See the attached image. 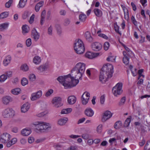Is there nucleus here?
<instances>
[{
	"mask_svg": "<svg viewBox=\"0 0 150 150\" xmlns=\"http://www.w3.org/2000/svg\"><path fill=\"white\" fill-rule=\"evenodd\" d=\"M144 149L145 150H150V140L147 142L144 147Z\"/></svg>",
	"mask_w": 150,
	"mask_h": 150,
	"instance_id": "43",
	"label": "nucleus"
},
{
	"mask_svg": "<svg viewBox=\"0 0 150 150\" xmlns=\"http://www.w3.org/2000/svg\"><path fill=\"white\" fill-rule=\"evenodd\" d=\"M30 107V105L28 103L24 104L21 107V112L24 113L26 112L29 108Z\"/></svg>",
	"mask_w": 150,
	"mask_h": 150,
	"instance_id": "21",
	"label": "nucleus"
},
{
	"mask_svg": "<svg viewBox=\"0 0 150 150\" xmlns=\"http://www.w3.org/2000/svg\"><path fill=\"white\" fill-rule=\"evenodd\" d=\"M82 138L84 139H88L90 138V135L88 133H84L81 136Z\"/></svg>",
	"mask_w": 150,
	"mask_h": 150,
	"instance_id": "41",
	"label": "nucleus"
},
{
	"mask_svg": "<svg viewBox=\"0 0 150 150\" xmlns=\"http://www.w3.org/2000/svg\"><path fill=\"white\" fill-rule=\"evenodd\" d=\"M98 36L106 40H107L108 39V37L105 35L103 33L99 34Z\"/></svg>",
	"mask_w": 150,
	"mask_h": 150,
	"instance_id": "57",
	"label": "nucleus"
},
{
	"mask_svg": "<svg viewBox=\"0 0 150 150\" xmlns=\"http://www.w3.org/2000/svg\"><path fill=\"white\" fill-rule=\"evenodd\" d=\"M33 61L35 64H38L41 62L40 58L38 56H35L33 59Z\"/></svg>",
	"mask_w": 150,
	"mask_h": 150,
	"instance_id": "31",
	"label": "nucleus"
},
{
	"mask_svg": "<svg viewBox=\"0 0 150 150\" xmlns=\"http://www.w3.org/2000/svg\"><path fill=\"white\" fill-rule=\"evenodd\" d=\"M36 125V129L41 132H47L50 130L51 125L44 122H38Z\"/></svg>",
	"mask_w": 150,
	"mask_h": 150,
	"instance_id": "3",
	"label": "nucleus"
},
{
	"mask_svg": "<svg viewBox=\"0 0 150 150\" xmlns=\"http://www.w3.org/2000/svg\"><path fill=\"white\" fill-rule=\"evenodd\" d=\"M53 28L52 26L51 25L48 28L47 33L50 35H52V34Z\"/></svg>",
	"mask_w": 150,
	"mask_h": 150,
	"instance_id": "40",
	"label": "nucleus"
},
{
	"mask_svg": "<svg viewBox=\"0 0 150 150\" xmlns=\"http://www.w3.org/2000/svg\"><path fill=\"white\" fill-rule=\"evenodd\" d=\"M124 12L125 14V19L127 20L128 19L129 16L128 11L127 10V11H126V15H125V11H124Z\"/></svg>",
	"mask_w": 150,
	"mask_h": 150,
	"instance_id": "61",
	"label": "nucleus"
},
{
	"mask_svg": "<svg viewBox=\"0 0 150 150\" xmlns=\"http://www.w3.org/2000/svg\"><path fill=\"white\" fill-rule=\"evenodd\" d=\"M122 83H118L113 88L112 91L113 94L115 96H117L120 95L122 92Z\"/></svg>",
	"mask_w": 150,
	"mask_h": 150,
	"instance_id": "5",
	"label": "nucleus"
},
{
	"mask_svg": "<svg viewBox=\"0 0 150 150\" xmlns=\"http://www.w3.org/2000/svg\"><path fill=\"white\" fill-rule=\"evenodd\" d=\"M9 14L8 12H4L0 14V18H4L8 17Z\"/></svg>",
	"mask_w": 150,
	"mask_h": 150,
	"instance_id": "37",
	"label": "nucleus"
},
{
	"mask_svg": "<svg viewBox=\"0 0 150 150\" xmlns=\"http://www.w3.org/2000/svg\"><path fill=\"white\" fill-rule=\"evenodd\" d=\"M110 46V43L108 42H105L104 44V48L105 50H108Z\"/></svg>",
	"mask_w": 150,
	"mask_h": 150,
	"instance_id": "46",
	"label": "nucleus"
},
{
	"mask_svg": "<svg viewBox=\"0 0 150 150\" xmlns=\"http://www.w3.org/2000/svg\"><path fill=\"white\" fill-rule=\"evenodd\" d=\"M56 28L57 29V33L59 34H60L62 32L61 27L59 25H57L56 26Z\"/></svg>",
	"mask_w": 150,
	"mask_h": 150,
	"instance_id": "56",
	"label": "nucleus"
},
{
	"mask_svg": "<svg viewBox=\"0 0 150 150\" xmlns=\"http://www.w3.org/2000/svg\"><path fill=\"white\" fill-rule=\"evenodd\" d=\"M112 114L109 111H105L103 114V116L102 118V121L104 122L107 120L109 119L112 116Z\"/></svg>",
	"mask_w": 150,
	"mask_h": 150,
	"instance_id": "14",
	"label": "nucleus"
},
{
	"mask_svg": "<svg viewBox=\"0 0 150 150\" xmlns=\"http://www.w3.org/2000/svg\"><path fill=\"white\" fill-rule=\"evenodd\" d=\"M21 90L19 88H16L12 89L11 91V92L14 95H17L21 93Z\"/></svg>",
	"mask_w": 150,
	"mask_h": 150,
	"instance_id": "27",
	"label": "nucleus"
},
{
	"mask_svg": "<svg viewBox=\"0 0 150 150\" xmlns=\"http://www.w3.org/2000/svg\"><path fill=\"white\" fill-rule=\"evenodd\" d=\"M91 48L93 50L95 51L100 50L102 48V45L99 42H95L92 43L91 45Z\"/></svg>",
	"mask_w": 150,
	"mask_h": 150,
	"instance_id": "13",
	"label": "nucleus"
},
{
	"mask_svg": "<svg viewBox=\"0 0 150 150\" xmlns=\"http://www.w3.org/2000/svg\"><path fill=\"white\" fill-rule=\"evenodd\" d=\"M48 67L49 66L47 64H45L40 66L37 68V69L38 70H40V72H42L47 71Z\"/></svg>",
	"mask_w": 150,
	"mask_h": 150,
	"instance_id": "23",
	"label": "nucleus"
},
{
	"mask_svg": "<svg viewBox=\"0 0 150 150\" xmlns=\"http://www.w3.org/2000/svg\"><path fill=\"white\" fill-rule=\"evenodd\" d=\"M28 80L25 78H23L21 80V83L22 85L23 86H25L28 83Z\"/></svg>",
	"mask_w": 150,
	"mask_h": 150,
	"instance_id": "45",
	"label": "nucleus"
},
{
	"mask_svg": "<svg viewBox=\"0 0 150 150\" xmlns=\"http://www.w3.org/2000/svg\"><path fill=\"white\" fill-rule=\"evenodd\" d=\"M90 98V93L86 92L84 93L81 96V101L82 104L86 105L88 103Z\"/></svg>",
	"mask_w": 150,
	"mask_h": 150,
	"instance_id": "12",
	"label": "nucleus"
},
{
	"mask_svg": "<svg viewBox=\"0 0 150 150\" xmlns=\"http://www.w3.org/2000/svg\"><path fill=\"white\" fill-rule=\"evenodd\" d=\"M7 79V76L3 74L0 76V82H2L5 81Z\"/></svg>",
	"mask_w": 150,
	"mask_h": 150,
	"instance_id": "39",
	"label": "nucleus"
},
{
	"mask_svg": "<svg viewBox=\"0 0 150 150\" xmlns=\"http://www.w3.org/2000/svg\"><path fill=\"white\" fill-rule=\"evenodd\" d=\"M106 74L105 72L101 70L99 77V80L100 82L104 83L108 81V79L110 78Z\"/></svg>",
	"mask_w": 150,
	"mask_h": 150,
	"instance_id": "9",
	"label": "nucleus"
},
{
	"mask_svg": "<svg viewBox=\"0 0 150 150\" xmlns=\"http://www.w3.org/2000/svg\"><path fill=\"white\" fill-rule=\"evenodd\" d=\"M72 110V108H70L63 109L62 110L61 112V114H67L70 112Z\"/></svg>",
	"mask_w": 150,
	"mask_h": 150,
	"instance_id": "33",
	"label": "nucleus"
},
{
	"mask_svg": "<svg viewBox=\"0 0 150 150\" xmlns=\"http://www.w3.org/2000/svg\"><path fill=\"white\" fill-rule=\"evenodd\" d=\"M59 13L61 16H64L66 14V12L65 10L62 9L60 10Z\"/></svg>",
	"mask_w": 150,
	"mask_h": 150,
	"instance_id": "59",
	"label": "nucleus"
},
{
	"mask_svg": "<svg viewBox=\"0 0 150 150\" xmlns=\"http://www.w3.org/2000/svg\"><path fill=\"white\" fill-rule=\"evenodd\" d=\"M53 90L52 89H50L48 90V91L46 92L45 94V96L46 97H48L53 93Z\"/></svg>",
	"mask_w": 150,
	"mask_h": 150,
	"instance_id": "49",
	"label": "nucleus"
},
{
	"mask_svg": "<svg viewBox=\"0 0 150 150\" xmlns=\"http://www.w3.org/2000/svg\"><path fill=\"white\" fill-rule=\"evenodd\" d=\"M94 12L95 15L97 17H101L102 15V11L98 9H95L94 10Z\"/></svg>",
	"mask_w": 150,
	"mask_h": 150,
	"instance_id": "28",
	"label": "nucleus"
},
{
	"mask_svg": "<svg viewBox=\"0 0 150 150\" xmlns=\"http://www.w3.org/2000/svg\"><path fill=\"white\" fill-rule=\"evenodd\" d=\"M8 23H5L0 25V31H2L7 28L8 26Z\"/></svg>",
	"mask_w": 150,
	"mask_h": 150,
	"instance_id": "32",
	"label": "nucleus"
},
{
	"mask_svg": "<svg viewBox=\"0 0 150 150\" xmlns=\"http://www.w3.org/2000/svg\"><path fill=\"white\" fill-rule=\"evenodd\" d=\"M57 80L59 83L62 84L65 89L75 86L79 82V80L74 79L70 74L64 76H59L57 78Z\"/></svg>",
	"mask_w": 150,
	"mask_h": 150,
	"instance_id": "1",
	"label": "nucleus"
},
{
	"mask_svg": "<svg viewBox=\"0 0 150 150\" xmlns=\"http://www.w3.org/2000/svg\"><path fill=\"white\" fill-rule=\"evenodd\" d=\"M122 126V123L121 121H118L116 122L114 126V128L116 129H118L120 128Z\"/></svg>",
	"mask_w": 150,
	"mask_h": 150,
	"instance_id": "29",
	"label": "nucleus"
},
{
	"mask_svg": "<svg viewBox=\"0 0 150 150\" xmlns=\"http://www.w3.org/2000/svg\"><path fill=\"white\" fill-rule=\"evenodd\" d=\"M78 149V147L77 146H71L68 148L67 150H76Z\"/></svg>",
	"mask_w": 150,
	"mask_h": 150,
	"instance_id": "58",
	"label": "nucleus"
},
{
	"mask_svg": "<svg viewBox=\"0 0 150 150\" xmlns=\"http://www.w3.org/2000/svg\"><path fill=\"white\" fill-rule=\"evenodd\" d=\"M84 113L86 116L88 117H92L93 115L94 112L91 108H88L86 109Z\"/></svg>",
	"mask_w": 150,
	"mask_h": 150,
	"instance_id": "17",
	"label": "nucleus"
},
{
	"mask_svg": "<svg viewBox=\"0 0 150 150\" xmlns=\"http://www.w3.org/2000/svg\"><path fill=\"white\" fill-rule=\"evenodd\" d=\"M35 15L34 14H33L32 16L30 18V19L29 21V22L30 23H33L34 21V18Z\"/></svg>",
	"mask_w": 150,
	"mask_h": 150,
	"instance_id": "63",
	"label": "nucleus"
},
{
	"mask_svg": "<svg viewBox=\"0 0 150 150\" xmlns=\"http://www.w3.org/2000/svg\"><path fill=\"white\" fill-rule=\"evenodd\" d=\"M15 114L14 111L10 108H7L2 112V116L4 118H10L12 117Z\"/></svg>",
	"mask_w": 150,
	"mask_h": 150,
	"instance_id": "7",
	"label": "nucleus"
},
{
	"mask_svg": "<svg viewBox=\"0 0 150 150\" xmlns=\"http://www.w3.org/2000/svg\"><path fill=\"white\" fill-rule=\"evenodd\" d=\"M101 70L105 72L106 74L110 78L112 76L113 73V67L112 64H108L103 66Z\"/></svg>",
	"mask_w": 150,
	"mask_h": 150,
	"instance_id": "6",
	"label": "nucleus"
},
{
	"mask_svg": "<svg viewBox=\"0 0 150 150\" xmlns=\"http://www.w3.org/2000/svg\"><path fill=\"white\" fill-rule=\"evenodd\" d=\"M29 67L26 64H24L21 65L20 69L23 71H27L28 70Z\"/></svg>",
	"mask_w": 150,
	"mask_h": 150,
	"instance_id": "36",
	"label": "nucleus"
},
{
	"mask_svg": "<svg viewBox=\"0 0 150 150\" xmlns=\"http://www.w3.org/2000/svg\"><path fill=\"white\" fill-rule=\"evenodd\" d=\"M26 43L28 47H29L31 44V40L30 38L27 39L26 40Z\"/></svg>",
	"mask_w": 150,
	"mask_h": 150,
	"instance_id": "55",
	"label": "nucleus"
},
{
	"mask_svg": "<svg viewBox=\"0 0 150 150\" xmlns=\"http://www.w3.org/2000/svg\"><path fill=\"white\" fill-rule=\"evenodd\" d=\"M86 18V15L84 14L81 13L79 15V19L81 21H85Z\"/></svg>",
	"mask_w": 150,
	"mask_h": 150,
	"instance_id": "38",
	"label": "nucleus"
},
{
	"mask_svg": "<svg viewBox=\"0 0 150 150\" xmlns=\"http://www.w3.org/2000/svg\"><path fill=\"white\" fill-rule=\"evenodd\" d=\"M74 48L75 52L79 54L83 53L85 50L83 42L80 39L76 40L74 44Z\"/></svg>",
	"mask_w": 150,
	"mask_h": 150,
	"instance_id": "4",
	"label": "nucleus"
},
{
	"mask_svg": "<svg viewBox=\"0 0 150 150\" xmlns=\"http://www.w3.org/2000/svg\"><path fill=\"white\" fill-rule=\"evenodd\" d=\"M12 100L11 97L9 96H6L2 98V102L5 105H8Z\"/></svg>",
	"mask_w": 150,
	"mask_h": 150,
	"instance_id": "15",
	"label": "nucleus"
},
{
	"mask_svg": "<svg viewBox=\"0 0 150 150\" xmlns=\"http://www.w3.org/2000/svg\"><path fill=\"white\" fill-rule=\"evenodd\" d=\"M123 63L126 65L128 64L129 62V58L127 57H124L122 59Z\"/></svg>",
	"mask_w": 150,
	"mask_h": 150,
	"instance_id": "42",
	"label": "nucleus"
},
{
	"mask_svg": "<svg viewBox=\"0 0 150 150\" xmlns=\"http://www.w3.org/2000/svg\"><path fill=\"white\" fill-rule=\"evenodd\" d=\"M13 2V0H9L5 4V7L7 8H9Z\"/></svg>",
	"mask_w": 150,
	"mask_h": 150,
	"instance_id": "47",
	"label": "nucleus"
},
{
	"mask_svg": "<svg viewBox=\"0 0 150 150\" xmlns=\"http://www.w3.org/2000/svg\"><path fill=\"white\" fill-rule=\"evenodd\" d=\"M131 117L127 118L125 121L124 125L125 127H127L129 126L131 121Z\"/></svg>",
	"mask_w": 150,
	"mask_h": 150,
	"instance_id": "35",
	"label": "nucleus"
},
{
	"mask_svg": "<svg viewBox=\"0 0 150 150\" xmlns=\"http://www.w3.org/2000/svg\"><path fill=\"white\" fill-rule=\"evenodd\" d=\"M31 130L29 128L23 129L21 132L22 134L24 136H27L31 133Z\"/></svg>",
	"mask_w": 150,
	"mask_h": 150,
	"instance_id": "24",
	"label": "nucleus"
},
{
	"mask_svg": "<svg viewBox=\"0 0 150 150\" xmlns=\"http://www.w3.org/2000/svg\"><path fill=\"white\" fill-rule=\"evenodd\" d=\"M26 4V3L22 1H20L18 5V8H23L25 6Z\"/></svg>",
	"mask_w": 150,
	"mask_h": 150,
	"instance_id": "44",
	"label": "nucleus"
},
{
	"mask_svg": "<svg viewBox=\"0 0 150 150\" xmlns=\"http://www.w3.org/2000/svg\"><path fill=\"white\" fill-rule=\"evenodd\" d=\"M93 143V140L91 139H88L87 141V144L89 145H92Z\"/></svg>",
	"mask_w": 150,
	"mask_h": 150,
	"instance_id": "64",
	"label": "nucleus"
},
{
	"mask_svg": "<svg viewBox=\"0 0 150 150\" xmlns=\"http://www.w3.org/2000/svg\"><path fill=\"white\" fill-rule=\"evenodd\" d=\"M99 54L98 53H93L90 52H88L85 54V56L88 58L92 59L98 56Z\"/></svg>",
	"mask_w": 150,
	"mask_h": 150,
	"instance_id": "16",
	"label": "nucleus"
},
{
	"mask_svg": "<svg viewBox=\"0 0 150 150\" xmlns=\"http://www.w3.org/2000/svg\"><path fill=\"white\" fill-rule=\"evenodd\" d=\"M86 68V64L83 63L79 62L76 64L72 69L71 75L74 79H80L84 74Z\"/></svg>",
	"mask_w": 150,
	"mask_h": 150,
	"instance_id": "2",
	"label": "nucleus"
},
{
	"mask_svg": "<svg viewBox=\"0 0 150 150\" xmlns=\"http://www.w3.org/2000/svg\"><path fill=\"white\" fill-rule=\"evenodd\" d=\"M70 20L68 18H66L64 20L63 24L65 26H67L70 24Z\"/></svg>",
	"mask_w": 150,
	"mask_h": 150,
	"instance_id": "50",
	"label": "nucleus"
},
{
	"mask_svg": "<svg viewBox=\"0 0 150 150\" xmlns=\"http://www.w3.org/2000/svg\"><path fill=\"white\" fill-rule=\"evenodd\" d=\"M10 135L8 133H4L1 136L0 141L3 143H6L10 139Z\"/></svg>",
	"mask_w": 150,
	"mask_h": 150,
	"instance_id": "10",
	"label": "nucleus"
},
{
	"mask_svg": "<svg viewBox=\"0 0 150 150\" xmlns=\"http://www.w3.org/2000/svg\"><path fill=\"white\" fill-rule=\"evenodd\" d=\"M11 60V57L10 55L6 56L3 62V64L4 66H6L9 64Z\"/></svg>",
	"mask_w": 150,
	"mask_h": 150,
	"instance_id": "18",
	"label": "nucleus"
},
{
	"mask_svg": "<svg viewBox=\"0 0 150 150\" xmlns=\"http://www.w3.org/2000/svg\"><path fill=\"white\" fill-rule=\"evenodd\" d=\"M42 92L39 90L38 91L32 93L30 99L32 101H34L40 98L42 96Z\"/></svg>",
	"mask_w": 150,
	"mask_h": 150,
	"instance_id": "11",
	"label": "nucleus"
},
{
	"mask_svg": "<svg viewBox=\"0 0 150 150\" xmlns=\"http://www.w3.org/2000/svg\"><path fill=\"white\" fill-rule=\"evenodd\" d=\"M22 30L23 33V34H25L28 33L29 30V28L27 25H25L22 26Z\"/></svg>",
	"mask_w": 150,
	"mask_h": 150,
	"instance_id": "30",
	"label": "nucleus"
},
{
	"mask_svg": "<svg viewBox=\"0 0 150 150\" xmlns=\"http://www.w3.org/2000/svg\"><path fill=\"white\" fill-rule=\"evenodd\" d=\"M34 139L33 137H29L28 139V141L29 143H32L34 142Z\"/></svg>",
	"mask_w": 150,
	"mask_h": 150,
	"instance_id": "62",
	"label": "nucleus"
},
{
	"mask_svg": "<svg viewBox=\"0 0 150 150\" xmlns=\"http://www.w3.org/2000/svg\"><path fill=\"white\" fill-rule=\"evenodd\" d=\"M100 103L101 104H103L105 101V96L104 95H102L100 97Z\"/></svg>",
	"mask_w": 150,
	"mask_h": 150,
	"instance_id": "53",
	"label": "nucleus"
},
{
	"mask_svg": "<svg viewBox=\"0 0 150 150\" xmlns=\"http://www.w3.org/2000/svg\"><path fill=\"white\" fill-rule=\"evenodd\" d=\"M102 125H100L97 127V131L98 133H100L101 132L102 130Z\"/></svg>",
	"mask_w": 150,
	"mask_h": 150,
	"instance_id": "52",
	"label": "nucleus"
},
{
	"mask_svg": "<svg viewBox=\"0 0 150 150\" xmlns=\"http://www.w3.org/2000/svg\"><path fill=\"white\" fill-rule=\"evenodd\" d=\"M68 137L71 138L73 139H75L79 137H81V136L80 135H78L71 134V135H69L68 136Z\"/></svg>",
	"mask_w": 150,
	"mask_h": 150,
	"instance_id": "51",
	"label": "nucleus"
},
{
	"mask_svg": "<svg viewBox=\"0 0 150 150\" xmlns=\"http://www.w3.org/2000/svg\"><path fill=\"white\" fill-rule=\"evenodd\" d=\"M68 120L67 118L66 117L60 119L58 120L57 124L60 126H63L66 123Z\"/></svg>",
	"mask_w": 150,
	"mask_h": 150,
	"instance_id": "22",
	"label": "nucleus"
},
{
	"mask_svg": "<svg viewBox=\"0 0 150 150\" xmlns=\"http://www.w3.org/2000/svg\"><path fill=\"white\" fill-rule=\"evenodd\" d=\"M132 21L133 23L135 26H137V21L136 20L134 17L132 16L131 17Z\"/></svg>",
	"mask_w": 150,
	"mask_h": 150,
	"instance_id": "54",
	"label": "nucleus"
},
{
	"mask_svg": "<svg viewBox=\"0 0 150 150\" xmlns=\"http://www.w3.org/2000/svg\"><path fill=\"white\" fill-rule=\"evenodd\" d=\"M29 79L31 81H34L36 79V76L33 74H31L29 76Z\"/></svg>",
	"mask_w": 150,
	"mask_h": 150,
	"instance_id": "48",
	"label": "nucleus"
},
{
	"mask_svg": "<svg viewBox=\"0 0 150 150\" xmlns=\"http://www.w3.org/2000/svg\"><path fill=\"white\" fill-rule=\"evenodd\" d=\"M43 1H41L36 4L35 8V10L36 12L39 11L40 8L43 6Z\"/></svg>",
	"mask_w": 150,
	"mask_h": 150,
	"instance_id": "26",
	"label": "nucleus"
},
{
	"mask_svg": "<svg viewBox=\"0 0 150 150\" xmlns=\"http://www.w3.org/2000/svg\"><path fill=\"white\" fill-rule=\"evenodd\" d=\"M85 36L86 40L89 42H92L93 41V38L91 35V33L88 31L86 32L85 34Z\"/></svg>",
	"mask_w": 150,
	"mask_h": 150,
	"instance_id": "25",
	"label": "nucleus"
},
{
	"mask_svg": "<svg viewBox=\"0 0 150 150\" xmlns=\"http://www.w3.org/2000/svg\"><path fill=\"white\" fill-rule=\"evenodd\" d=\"M76 97L74 96H70L68 97L67 99L68 103L69 104H73L76 101Z\"/></svg>",
	"mask_w": 150,
	"mask_h": 150,
	"instance_id": "19",
	"label": "nucleus"
},
{
	"mask_svg": "<svg viewBox=\"0 0 150 150\" xmlns=\"http://www.w3.org/2000/svg\"><path fill=\"white\" fill-rule=\"evenodd\" d=\"M46 13V11L45 10L42 11L41 15V19L40 20V24L41 25H42L44 23L45 20V15Z\"/></svg>",
	"mask_w": 150,
	"mask_h": 150,
	"instance_id": "34",
	"label": "nucleus"
},
{
	"mask_svg": "<svg viewBox=\"0 0 150 150\" xmlns=\"http://www.w3.org/2000/svg\"><path fill=\"white\" fill-rule=\"evenodd\" d=\"M125 101V97H123L120 100V102L119 103V104L120 105L123 104Z\"/></svg>",
	"mask_w": 150,
	"mask_h": 150,
	"instance_id": "60",
	"label": "nucleus"
},
{
	"mask_svg": "<svg viewBox=\"0 0 150 150\" xmlns=\"http://www.w3.org/2000/svg\"><path fill=\"white\" fill-rule=\"evenodd\" d=\"M62 99L59 97H55L52 99V103L53 106L55 108L60 107L62 105L61 102Z\"/></svg>",
	"mask_w": 150,
	"mask_h": 150,
	"instance_id": "8",
	"label": "nucleus"
},
{
	"mask_svg": "<svg viewBox=\"0 0 150 150\" xmlns=\"http://www.w3.org/2000/svg\"><path fill=\"white\" fill-rule=\"evenodd\" d=\"M32 34L34 39L35 40H38L40 37V35L35 29H33L32 31Z\"/></svg>",
	"mask_w": 150,
	"mask_h": 150,
	"instance_id": "20",
	"label": "nucleus"
}]
</instances>
